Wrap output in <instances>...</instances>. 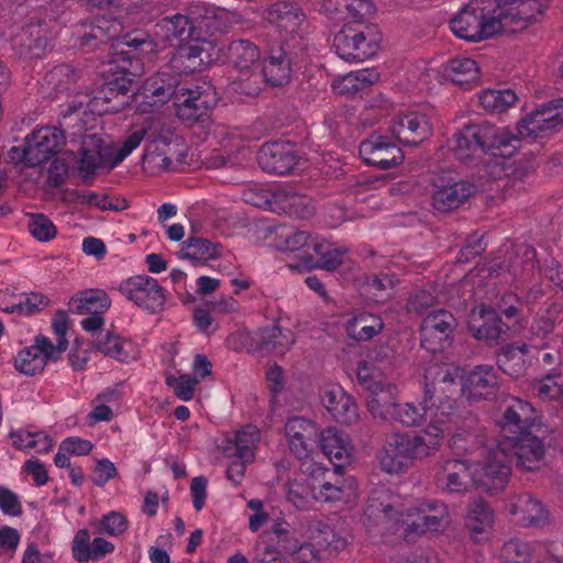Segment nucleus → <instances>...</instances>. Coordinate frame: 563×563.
I'll return each instance as SVG.
<instances>
[{
	"mask_svg": "<svg viewBox=\"0 0 563 563\" xmlns=\"http://www.w3.org/2000/svg\"><path fill=\"white\" fill-rule=\"evenodd\" d=\"M489 12L478 0L470 1L450 20L452 32L462 40L481 42L500 32H520L537 21L549 0H495Z\"/></svg>",
	"mask_w": 563,
	"mask_h": 563,
	"instance_id": "nucleus-1",
	"label": "nucleus"
},
{
	"mask_svg": "<svg viewBox=\"0 0 563 563\" xmlns=\"http://www.w3.org/2000/svg\"><path fill=\"white\" fill-rule=\"evenodd\" d=\"M438 427H429L420 434L394 432L386 435L380 452V465L387 473H397L407 461L423 459L440 446Z\"/></svg>",
	"mask_w": 563,
	"mask_h": 563,
	"instance_id": "nucleus-2",
	"label": "nucleus"
},
{
	"mask_svg": "<svg viewBox=\"0 0 563 563\" xmlns=\"http://www.w3.org/2000/svg\"><path fill=\"white\" fill-rule=\"evenodd\" d=\"M305 49L306 43L295 34H289L277 46L272 47L262 69L265 81L272 87L289 84L292 67L302 59Z\"/></svg>",
	"mask_w": 563,
	"mask_h": 563,
	"instance_id": "nucleus-3",
	"label": "nucleus"
},
{
	"mask_svg": "<svg viewBox=\"0 0 563 563\" xmlns=\"http://www.w3.org/2000/svg\"><path fill=\"white\" fill-rule=\"evenodd\" d=\"M81 108L82 102L69 106L68 111L62 115L59 121L60 129L42 126L26 136L32 164L40 166L63 148L65 145V134L68 132L71 121L75 119L77 122H80L77 112H79Z\"/></svg>",
	"mask_w": 563,
	"mask_h": 563,
	"instance_id": "nucleus-4",
	"label": "nucleus"
},
{
	"mask_svg": "<svg viewBox=\"0 0 563 563\" xmlns=\"http://www.w3.org/2000/svg\"><path fill=\"white\" fill-rule=\"evenodd\" d=\"M218 101V92L209 80L183 84L175 101L176 113L181 121L191 124L206 117Z\"/></svg>",
	"mask_w": 563,
	"mask_h": 563,
	"instance_id": "nucleus-5",
	"label": "nucleus"
},
{
	"mask_svg": "<svg viewBox=\"0 0 563 563\" xmlns=\"http://www.w3.org/2000/svg\"><path fill=\"white\" fill-rule=\"evenodd\" d=\"M547 430L536 427L514 441H500L516 467L523 472H536L542 467L547 451Z\"/></svg>",
	"mask_w": 563,
	"mask_h": 563,
	"instance_id": "nucleus-6",
	"label": "nucleus"
},
{
	"mask_svg": "<svg viewBox=\"0 0 563 563\" xmlns=\"http://www.w3.org/2000/svg\"><path fill=\"white\" fill-rule=\"evenodd\" d=\"M511 456L498 443L483 461L473 464L474 486L488 493L504 489L511 474Z\"/></svg>",
	"mask_w": 563,
	"mask_h": 563,
	"instance_id": "nucleus-7",
	"label": "nucleus"
},
{
	"mask_svg": "<svg viewBox=\"0 0 563 563\" xmlns=\"http://www.w3.org/2000/svg\"><path fill=\"white\" fill-rule=\"evenodd\" d=\"M448 515L446 508L437 500H424L401 512L406 526L402 536L406 542L413 541L427 532L439 531Z\"/></svg>",
	"mask_w": 563,
	"mask_h": 563,
	"instance_id": "nucleus-8",
	"label": "nucleus"
},
{
	"mask_svg": "<svg viewBox=\"0 0 563 563\" xmlns=\"http://www.w3.org/2000/svg\"><path fill=\"white\" fill-rule=\"evenodd\" d=\"M333 46L336 54L347 62H363L377 52L376 40L360 24H345L334 35Z\"/></svg>",
	"mask_w": 563,
	"mask_h": 563,
	"instance_id": "nucleus-9",
	"label": "nucleus"
},
{
	"mask_svg": "<svg viewBox=\"0 0 563 563\" xmlns=\"http://www.w3.org/2000/svg\"><path fill=\"white\" fill-rule=\"evenodd\" d=\"M119 291L150 313H158L165 306V294L158 282L146 275H136L121 282Z\"/></svg>",
	"mask_w": 563,
	"mask_h": 563,
	"instance_id": "nucleus-10",
	"label": "nucleus"
},
{
	"mask_svg": "<svg viewBox=\"0 0 563 563\" xmlns=\"http://www.w3.org/2000/svg\"><path fill=\"white\" fill-rule=\"evenodd\" d=\"M133 97H136L134 80L120 74L103 82L89 101L100 113H117L129 107Z\"/></svg>",
	"mask_w": 563,
	"mask_h": 563,
	"instance_id": "nucleus-11",
	"label": "nucleus"
},
{
	"mask_svg": "<svg viewBox=\"0 0 563 563\" xmlns=\"http://www.w3.org/2000/svg\"><path fill=\"white\" fill-rule=\"evenodd\" d=\"M533 408L527 401L512 398L505 404L496 420L503 441H514L537 426L533 423Z\"/></svg>",
	"mask_w": 563,
	"mask_h": 563,
	"instance_id": "nucleus-12",
	"label": "nucleus"
},
{
	"mask_svg": "<svg viewBox=\"0 0 563 563\" xmlns=\"http://www.w3.org/2000/svg\"><path fill=\"white\" fill-rule=\"evenodd\" d=\"M456 327L452 312L444 309L431 311L420 324L421 347L432 353L441 351Z\"/></svg>",
	"mask_w": 563,
	"mask_h": 563,
	"instance_id": "nucleus-13",
	"label": "nucleus"
},
{
	"mask_svg": "<svg viewBox=\"0 0 563 563\" xmlns=\"http://www.w3.org/2000/svg\"><path fill=\"white\" fill-rule=\"evenodd\" d=\"M358 152L365 164L383 170L400 165L405 158L400 147L386 135H371L361 142Z\"/></svg>",
	"mask_w": 563,
	"mask_h": 563,
	"instance_id": "nucleus-14",
	"label": "nucleus"
},
{
	"mask_svg": "<svg viewBox=\"0 0 563 563\" xmlns=\"http://www.w3.org/2000/svg\"><path fill=\"white\" fill-rule=\"evenodd\" d=\"M389 131L402 145L417 147L432 135L433 129L427 114L412 111L395 115Z\"/></svg>",
	"mask_w": 563,
	"mask_h": 563,
	"instance_id": "nucleus-15",
	"label": "nucleus"
},
{
	"mask_svg": "<svg viewBox=\"0 0 563 563\" xmlns=\"http://www.w3.org/2000/svg\"><path fill=\"white\" fill-rule=\"evenodd\" d=\"M468 327L476 340L485 341L489 346L505 341L509 330L497 311L483 303L472 309Z\"/></svg>",
	"mask_w": 563,
	"mask_h": 563,
	"instance_id": "nucleus-16",
	"label": "nucleus"
},
{
	"mask_svg": "<svg viewBox=\"0 0 563 563\" xmlns=\"http://www.w3.org/2000/svg\"><path fill=\"white\" fill-rule=\"evenodd\" d=\"M563 126V99H556L526 115L518 125L522 136H544Z\"/></svg>",
	"mask_w": 563,
	"mask_h": 563,
	"instance_id": "nucleus-17",
	"label": "nucleus"
},
{
	"mask_svg": "<svg viewBox=\"0 0 563 563\" xmlns=\"http://www.w3.org/2000/svg\"><path fill=\"white\" fill-rule=\"evenodd\" d=\"M13 48L25 59L41 58L49 49V30L42 21H30L13 37Z\"/></svg>",
	"mask_w": 563,
	"mask_h": 563,
	"instance_id": "nucleus-18",
	"label": "nucleus"
},
{
	"mask_svg": "<svg viewBox=\"0 0 563 563\" xmlns=\"http://www.w3.org/2000/svg\"><path fill=\"white\" fill-rule=\"evenodd\" d=\"M257 162L266 173L287 175L295 169L299 163V157L289 144L276 141L264 143L261 146L257 153Z\"/></svg>",
	"mask_w": 563,
	"mask_h": 563,
	"instance_id": "nucleus-19",
	"label": "nucleus"
},
{
	"mask_svg": "<svg viewBox=\"0 0 563 563\" xmlns=\"http://www.w3.org/2000/svg\"><path fill=\"white\" fill-rule=\"evenodd\" d=\"M153 31L159 49L168 46L177 47L194 40L196 33L192 22L183 14L163 18L154 25Z\"/></svg>",
	"mask_w": 563,
	"mask_h": 563,
	"instance_id": "nucleus-20",
	"label": "nucleus"
},
{
	"mask_svg": "<svg viewBox=\"0 0 563 563\" xmlns=\"http://www.w3.org/2000/svg\"><path fill=\"white\" fill-rule=\"evenodd\" d=\"M59 357L49 349V339L38 334L34 344L20 351L14 360L16 371L33 376L42 372L47 361H57Z\"/></svg>",
	"mask_w": 563,
	"mask_h": 563,
	"instance_id": "nucleus-21",
	"label": "nucleus"
},
{
	"mask_svg": "<svg viewBox=\"0 0 563 563\" xmlns=\"http://www.w3.org/2000/svg\"><path fill=\"white\" fill-rule=\"evenodd\" d=\"M285 433L289 450L297 459L302 460L310 455L318 435V429L311 420L292 417L286 422Z\"/></svg>",
	"mask_w": 563,
	"mask_h": 563,
	"instance_id": "nucleus-22",
	"label": "nucleus"
},
{
	"mask_svg": "<svg viewBox=\"0 0 563 563\" xmlns=\"http://www.w3.org/2000/svg\"><path fill=\"white\" fill-rule=\"evenodd\" d=\"M501 552L506 563H549L558 561V558L547 544L530 543L519 539H511L506 542Z\"/></svg>",
	"mask_w": 563,
	"mask_h": 563,
	"instance_id": "nucleus-23",
	"label": "nucleus"
},
{
	"mask_svg": "<svg viewBox=\"0 0 563 563\" xmlns=\"http://www.w3.org/2000/svg\"><path fill=\"white\" fill-rule=\"evenodd\" d=\"M181 86L176 76L159 71L146 79L136 97L142 96L150 107L163 104L170 99L175 102Z\"/></svg>",
	"mask_w": 563,
	"mask_h": 563,
	"instance_id": "nucleus-24",
	"label": "nucleus"
},
{
	"mask_svg": "<svg viewBox=\"0 0 563 563\" xmlns=\"http://www.w3.org/2000/svg\"><path fill=\"white\" fill-rule=\"evenodd\" d=\"M322 404L332 418L341 424L352 426L358 421V407L354 398L340 386L324 391Z\"/></svg>",
	"mask_w": 563,
	"mask_h": 563,
	"instance_id": "nucleus-25",
	"label": "nucleus"
},
{
	"mask_svg": "<svg viewBox=\"0 0 563 563\" xmlns=\"http://www.w3.org/2000/svg\"><path fill=\"white\" fill-rule=\"evenodd\" d=\"M80 158L77 162L79 174L87 178L106 165L110 148L98 134H85L81 139Z\"/></svg>",
	"mask_w": 563,
	"mask_h": 563,
	"instance_id": "nucleus-26",
	"label": "nucleus"
},
{
	"mask_svg": "<svg viewBox=\"0 0 563 563\" xmlns=\"http://www.w3.org/2000/svg\"><path fill=\"white\" fill-rule=\"evenodd\" d=\"M272 211L298 219H307L313 214L314 208L309 197L298 195L286 187H277L273 190Z\"/></svg>",
	"mask_w": 563,
	"mask_h": 563,
	"instance_id": "nucleus-27",
	"label": "nucleus"
},
{
	"mask_svg": "<svg viewBox=\"0 0 563 563\" xmlns=\"http://www.w3.org/2000/svg\"><path fill=\"white\" fill-rule=\"evenodd\" d=\"M346 247H332L330 243L320 238H316L312 242V254L302 256V265L307 269L320 268L327 272L338 269L344 263V256L347 254Z\"/></svg>",
	"mask_w": 563,
	"mask_h": 563,
	"instance_id": "nucleus-28",
	"label": "nucleus"
},
{
	"mask_svg": "<svg viewBox=\"0 0 563 563\" xmlns=\"http://www.w3.org/2000/svg\"><path fill=\"white\" fill-rule=\"evenodd\" d=\"M499 388V376L490 365L475 366L467 375L463 391L470 398H487L496 394Z\"/></svg>",
	"mask_w": 563,
	"mask_h": 563,
	"instance_id": "nucleus-29",
	"label": "nucleus"
},
{
	"mask_svg": "<svg viewBox=\"0 0 563 563\" xmlns=\"http://www.w3.org/2000/svg\"><path fill=\"white\" fill-rule=\"evenodd\" d=\"M113 550L114 545L102 537H96L91 541L87 529L78 530L71 543L73 556L79 563L90 560L100 561Z\"/></svg>",
	"mask_w": 563,
	"mask_h": 563,
	"instance_id": "nucleus-30",
	"label": "nucleus"
},
{
	"mask_svg": "<svg viewBox=\"0 0 563 563\" xmlns=\"http://www.w3.org/2000/svg\"><path fill=\"white\" fill-rule=\"evenodd\" d=\"M209 54L202 45L198 43V37L189 40L179 46L170 58L172 68L179 73H194L201 70L208 63Z\"/></svg>",
	"mask_w": 563,
	"mask_h": 563,
	"instance_id": "nucleus-31",
	"label": "nucleus"
},
{
	"mask_svg": "<svg viewBox=\"0 0 563 563\" xmlns=\"http://www.w3.org/2000/svg\"><path fill=\"white\" fill-rule=\"evenodd\" d=\"M439 481L450 493H465L474 485L473 465L463 460H448L439 473Z\"/></svg>",
	"mask_w": 563,
	"mask_h": 563,
	"instance_id": "nucleus-32",
	"label": "nucleus"
},
{
	"mask_svg": "<svg viewBox=\"0 0 563 563\" xmlns=\"http://www.w3.org/2000/svg\"><path fill=\"white\" fill-rule=\"evenodd\" d=\"M271 532L275 537L276 545L266 547L265 553H276L277 555L271 559H262L261 563L284 560L305 548V545L300 544L291 525L285 520L275 521Z\"/></svg>",
	"mask_w": 563,
	"mask_h": 563,
	"instance_id": "nucleus-33",
	"label": "nucleus"
},
{
	"mask_svg": "<svg viewBox=\"0 0 563 563\" xmlns=\"http://www.w3.org/2000/svg\"><path fill=\"white\" fill-rule=\"evenodd\" d=\"M254 341L256 351L263 354L284 355L295 343V335L289 329L273 324L260 329Z\"/></svg>",
	"mask_w": 563,
	"mask_h": 563,
	"instance_id": "nucleus-34",
	"label": "nucleus"
},
{
	"mask_svg": "<svg viewBox=\"0 0 563 563\" xmlns=\"http://www.w3.org/2000/svg\"><path fill=\"white\" fill-rule=\"evenodd\" d=\"M261 439L260 429L253 424L236 431L234 440H227L223 452L229 457L254 462L255 451Z\"/></svg>",
	"mask_w": 563,
	"mask_h": 563,
	"instance_id": "nucleus-35",
	"label": "nucleus"
},
{
	"mask_svg": "<svg viewBox=\"0 0 563 563\" xmlns=\"http://www.w3.org/2000/svg\"><path fill=\"white\" fill-rule=\"evenodd\" d=\"M474 192L475 186L468 181H456L443 186L432 195L433 207L438 212H450L463 205Z\"/></svg>",
	"mask_w": 563,
	"mask_h": 563,
	"instance_id": "nucleus-36",
	"label": "nucleus"
},
{
	"mask_svg": "<svg viewBox=\"0 0 563 563\" xmlns=\"http://www.w3.org/2000/svg\"><path fill=\"white\" fill-rule=\"evenodd\" d=\"M397 405V387L390 383H383L367 397V408L375 420L391 419Z\"/></svg>",
	"mask_w": 563,
	"mask_h": 563,
	"instance_id": "nucleus-37",
	"label": "nucleus"
},
{
	"mask_svg": "<svg viewBox=\"0 0 563 563\" xmlns=\"http://www.w3.org/2000/svg\"><path fill=\"white\" fill-rule=\"evenodd\" d=\"M111 300L101 289H87L69 300V310L77 314L104 313Z\"/></svg>",
	"mask_w": 563,
	"mask_h": 563,
	"instance_id": "nucleus-38",
	"label": "nucleus"
},
{
	"mask_svg": "<svg viewBox=\"0 0 563 563\" xmlns=\"http://www.w3.org/2000/svg\"><path fill=\"white\" fill-rule=\"evenodd\" d=\"M221 250L220 244L208 239L190 236L183 243L178 256L183 260L206 264L210 260L220 257Z\"/></svg>",
	"mask_w": 563,
	"mask_h": 563,
	"instance_id": "nucleus-39",
	"label": "nucleus"
},
{
	"mask_svg": "<svg viewBox=\"0 0 563 563\" xmlns=\"http://www.w3.org/2000/svg\"><path fill=\"white\" fill-rule=\"evenodd\" d=\"M444 71L453 84L465 90L479 80V67L472 58H452L446 63Z\"/></svg>",
	"mask_w": 563,
	"mask_h": 563,
	"instance_id": "nucleus-40",
	"label": "nucleus"
},
{
	"mask_svg": "<svg viewBox=\"0 0 563 563\" xmlns=\"http://www.w3.org/2000/svg\"><path fill=\"white\" fill-rule=\"evenodd\" d=\"M80 79V71L70 65L53 67L44 77L47 88L55 95H68L75 91Z\"/></svg>",
	"mask_w": 563,
	"mask_h": 563,
	"instance_id": "nucleus-41",
	"label": "nucleus"
},
{
	"mask_svg": "<svg viewBox=\"0 0 563 563\" xmlns=\"http://www.w3.org/2000/svg\"><path fill=\"white\" fill-rule=\"evenodd\" d=\"M168 144L164 141L153 140L146 143L142 156V168L151 175H159L170 169L173 161L167 155Z\"/></svg>",
	"mask_w": 563,
	"mask_h": 563,
	"instance_id": "nucleus-42",
	"label": "nucleus"
},
{
	"mask_svg": "<svg viewBox=\"0 0 563 563\" xmlns=\"http://www.w3.org/2000/svg\"><path fill=\"white\" fill-rule=\"evenodd\" d=\"M378 78L379 74L374 69L351 71L333 81V89L343 96H354L358 91L375 84Z\"/></svg>",
	"mask_w": 563,
	"mask_h": 563,
	"instance_id": "nucleus-43",
	"label": "nucleus"
},
{
	"mask_svg": "<svg viewBox=\"0 0 563 563\" xmlns=\"http://www.w3.org/2000/svg\"><path fill=\"white\" fill-rule=\"evenodd\" d=\"M384 329V322L379 316L361 313L346 323L347 336L356 341H368Z\"/></svg>",
	"mask_w": 563,
	"mask_h": 563,
	"instance_id": "nucleus-44",
	"label": "nucleus"
},
{
	"mask_svg": "<svg viewBox=\"0 0 563 563\" xmlns=\"http://www.w3.org/2000/svg\"><path fill=\"white\" fill-rule=\"evenodd\" d=\"M526 344L515 346L512 344L503 347L497 353V365L505 374L518 378L526 372Z\"/></svg>",
	"mask_w": 563,
	"mask_h": 563,
	"instance_id": "nucleus-45",
	"label": "nucleus"
},
{
	"mask_svg": "<svg viewBox=\"0 0 563 563\" xmlns=\"http://www.w3.org/2000/svg\"><path fill=\"white\" fill-rule=\"evenodd\" d=\"M320 446L329 460L341 463L350 456V444L346 437L336 428L329 427L320 432Z\"/></svg>",
	"mask_w": 563,
	"mask_h": 563,
	"instance_id": "nucleus-46",
	"label": "nucleus"
},
{
	"mask_svg": "<svg viewBox=\"0 0 563 563\" xmlns=\"http://www.w3.org/2000/svg\"><path fill=\"white\" fill-rule=\"evenodd\" d=\"M318 473L322 477L321 481L313 477L310 485V492L314 498L323 501L341 500L344 497L345 487L340 479L329 471L318 470Z\"/></svg>",
	"mask_w": 563,
	"mask_h": 563,
	"instance_id": "nucleus-47",
	"label": "nucleus"
},
{
	"mask_svg": "<svg viewBox=\"0 0 563 563\" xmlns=\"http://www.w3.org/2000/svg\"><path fill=\"white\" fill-rule=\"evenodd\" d=\"M117 34V24L106 18H98L80 36V46L97 49L107 44Z\"/></svg>",
	"mask_w": 563,
	"mask_h": 563,
	"instance_id": "nucleus-48",
	"label": "nucleus"
},
{
	"mask_svg": "<svg viewBox=\"0 0 563 563\" xmlns=\"http://www.w3.org/2000/svg\"><path fill=\"white\" fill-rule=\"evenodd\" d=\"M397 504V496L385 486H380L372 490L367 505L365 508V514L371 518H379V517H390L391 512H398L395 509Z\"/></svg>",
	"mask_w": 563,
	"mask_h": 563,
	"instance_id": "nucleus-49",
	"label": "nucleus"
},
{
	"mask_svg": "<svg viewBox=\"0 0 563 563\" xmlns=\"http://www.w3.org/2000/svg\"><path fill=\"white\" fill-rule=\"evenodd\" d=\"M509 511L511 515H521V521L526 526H538L544 520L541 503L529 493L519 495L510 505Z\"/></svg>",
	"mask_w": 563,
	"mask_h": 563,
	"instance_id": "nucleus-50",
	"label": "nucleus"
},
{
	"mask_svg": "<svg viewBox=\"0 0 563 563\" xmlns=\"http://www.w3.org/2000/svg\"><path fill=\"white\" fill-rule=\"evenodd\" d=\"M493 521L494 514L486 501L478 498L470 504L466 527L475 539L490 528Z\"/></svg>",
	"mask_w": 563,
	"mask_h": 563,
	"instance_id": "nucleus-51",
	"label": "nucleus"
},
{
	"mask_svg": "<svg viewBox=\"0 0 563 563\" xmlns=\"http://www.w3.org/2000/svg\"><path fill=\"white\" fill-rule=\"evenodd\" d=\"M481 150L475 124H466L452 137V151L459 159H467Z\"/></svg>",
	"mask_w": 563,
	"mask_h": 563,
	"instance_id": "nucleus-52",
	"label": "nucleus"
},
{
	"mask_svg": "<svg viewBox=\"0 0 563 563\" xmlns=\"http://www.w3.org/2000/svg\"><path fill=\"white\" fill-rule=\"evenodd\" d=\"M474 424L475 419L470 417L466 427L453 433L451 438L453 449L472 454L484 446L485 437L474 428Z\"/></svg>",
	"mask_w": 563,
	"mask_h": 563,
	"instance_id": "nucleus-53",
	"label": "nucleus"
},
{
	"mask_svg": "<svg viewBox=\"0 0 563 563\" xmlns=\"http://www.w3.org/2000/svg\"><path fill=\"white\" fill-rule=\"evenodd\" d=\"M228 57L235 68L247 70L258 60L260 51L252 42L238 40L229 45Z\"/></svg>",
	"mask_w": 563,
	"mask_h": 563,
	"instance_id": "nucleus-54",
	"label": "nucleus"
},
{
	"mask_svg": "<svg viewBox=\"0 0 563 563\" xmlns=\"http://www.w3.org/2000/svg\"><path fill=\"white\" fill-rule=\"evenodd\" d=\"M516 101L517 96L511 89H486L478 95V102L487 112L500 113Z\"/></svg>",
	"mask_w": 563,
	"mask_h": 563,
	"instance_id": "nucleus-55",
	"label": "nucleus"
},
{
	"mask_svg": "<svg viewBox=\"0 0 563 563\" xmlns=\"http://www.w3.org/2000/svg\"><path fill=\"white\" fill-rule=\"evenodd\" d=\"M328 10L346 12V16L360 22L375 12V7L369 0H327Z\"/></svg>",
	"mask_w": 563,
	"mask_h": 563,
	"instance_id": "nucleus-56",
	"label": "nucleus"
},
{
	"mask_svg": "<svg viewBox=\"0 0 563 563\" xmlns=\"http://www.w3.org/2000/svg\"><path fill=\"white\" fill-rule=\"evenodd\" d=\"M262 71L241 70L240 76L231 82V90L245 97H257L264 87Z\"/></svg>",
	"mask_w": 563,
	"mask_h": 563,
	"instance_id": "nucleus-57",
	"label": "nucleus"
},
{
	"mask_svg": "<svg viewBox=\"0 0 563 563\" xmlns=\"http://www.w3.org/2000/svg\"><path fill=\"white\" fill-rule=\"evenodd\" d=\"M121 44L129 48V53L137 56L151 55L157 52L156 38L143 31H132L122 37Z\"/></svg>",
	"mask_w": 563,
	"mask_h": 563,
	"instance_id": "nucleus-58",
	"label": "nucleus"
},
{
	"mask_svg": "<svg viewBox=\"0 0 563 563\" xmlns=\"http://www.w3.org/2000/svg\"><path fill=\"white\" fill-rule=\"evenodd\" d=\"M302 16L300 8L294 2L277 1L267 9V19L271 22H286L291 25H298Z\"/></svg>",
	"mask_w": 563,
	"mask_h": 563,
	"instance_id": "nucleus-59",
	"label": "nucleus"
},
{
	"mask_svg": "<svg viewBox=\"0 0 563 563\" xmlns=\"http://www.w3.org/2000/svg\"><path fill=\"white\" fill-rule=\"evenodd\" d=\"M428 407L412 402L398 404L391 419L407 427H417L426 421Z\"/></svg>",
	"mask_w": 563,
	"mask_h": 563,
	"instance_id": "nucleus-60",
	"label": "nucleus"
},
{
	"mask_svg": "<svg viewBox=\"0 0 563 563\" xmlns=\"http://www.w3.org/2000/svg\"><path fill=\"white\" fill-rule=\"evenodd\" d=\"M317 236L309 235L306 231H289L280 233L278 239L280 243L278 247L285 252H295L305 249L307 254L312 250V242Z\"/></svg>",
	"mask_w": 563,
	"mask_h": 563,
	"instance_id": "nucleus-61",
	"label": "nucleus"
},
{
	"mask_svg": "<svg viewBox=\"0 0 563 563\" xmlns=\"http://www.w3.org/2000/svg\"><path fill=\"white\" fill-rule=\"evenodd\" d=\"M29 217L27 229L34 239L46 242L56 236V227L48 217L43 213H31Z\"/></svg>",
	"mask_w": 563,
	"mask_h": 563,
	"instance_id": "nucleus-62",
	"label": "nucleus"
},
{
	"mask_svg": "<svg viewBox=\"0 0 563 563\" xmlns=\"http://www.w3.org/2000/svg\"><path fill=\"white\" fill-rule=\"evenodd\" d=\"M96 347L102 354L121 362L129 357L125 351V342L118 334L111 332H107L102 338L98 339Z\"/></svg>",
	"mask_w": 563,
	"mask_h": 563,
	"instance_id": "nucleus-63",
	"label": "nucleus"
},
{
	"mask_svg": "<svg viewBox=\"0 0 563 563\" xmlns=\"http://www.w3.org/2000/svg\"><path fill=\"white\" fill-rule=\"evenodd\" d=\"M150 131V126H139L133 130L123 141L121 147L114 154L111 166H115L125 159L135 148L140 146Z\"/></svg>",
	"mask_w": 563,
	"mask_h": 563,
	"instance_id": "nucleus-64",
	"label": "nucleus"
}]
</instances>
